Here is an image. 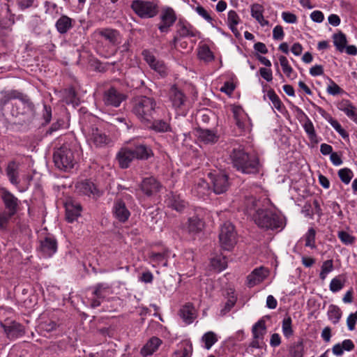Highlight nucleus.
<instances>
[{
  "instance_id": "obj_2",
  "label": "nucleus",
  "mask_w": 357,
  "mask_h": 357,
  "mask_svg": "<svg viewBox=\"0 0 357 357\" xmlns=\"http://www.w3.org/2000/svg\"><path fill=\"white\" fill-rule=\"evenodd\" d=\"M132 112L142 121L151 123L156 109V102L151 97L139 96L131 101Z\"/></svg>"
},
{
  "instance_id": "obj_41",
  "label": "nucleus",
  "mask_w": 357,
  "mask_h": 357,
  "mask_svg": "<svg viewBox=\"0 0 357 357\" xmlns=\"http://www.w3.org/2000/svg\"><path fill=\"white\" fill-rule=\"evenodd\" d=\"M194 191L199 197H204L208 195L211 192L209 184L204 179H199L195 184Z\"/></svg>"
},
{
  "instance_id": "obj_48",
  "label": "nucleus",
  "mask_w": 357,
  "mask_h": 357,
  "mask_svg": "<svg viewBox=\"0 0 357 357\" xmlns=\"http://www.w3.org/2000/svg\"><path fill=\"white\" fill-rule=\"evenodd\" d=\"M328 318L330 320L333 321L334 324H337L342 316V312L340 309L334 305H331L329 306V310L328 312Z\"/></svg>"
},
{
  "instance_id": "obj_55",
  "label": "nucleus",
  "mask_w": 357,
  "mask_h": 357,
  "mask_svg": "<svg viewBox=\"0 0 357 357\" xmlns=\"http://www.w3.org/2000/svg\"><path fill=\"white\" fill-rule=\"evenodd\" d=\"M337 236L344 245H352L356 241V237L345 231H339Z\"/></svg>"
},
{
  "instance_id": "obj_25",
  "label": "nucleus",
  "mask_w": 357,
  "mask_h": 357,
  "mask_svg": "<svg viewBox=\"0 0 357 357\" xmlns=\"http://www.w3.org/2000/svg\"><path fill=\"white\" fill-rule=\"evenodd\" d=\"M337 108L357 123V108L349 100H342L337 105Z\"/></svg>"
},
{
  "instance_id": "obj_35",
  "label": "nucleus",
  "mask_w": 357,
  "mask_h": 357,
  "mask_svg": "<svg viewBox=\"0 0 357 357\" xmlns=\"http://www.w3.org/2000/svg\"><path fill=\"white\" fill-rule=\"evenodd\" d=\"M73 19L66 16L62 15L56 22V28L59 33L61 34L66 33L73 27Z\"/></svg>"
},
{
  "instance_id": "obj_64",
  "label": "nucleus",
  "mask_w": 357,
  "mask_h": 357,
  "mask_svg": "<svg viewBox=\"0 0 357 357\" xmlns=\"http://www.w3.org/2000/svg\"><path fill=\"white\" fill-rule=\"evenodd\" d=\"M197 13L202 16L204 19H205L208 22H212L213 19L208 13V12L201 6H199L196 8Z\"/></svg>"
},
{
  "instance_id": "obj_45",
  "label": "nucleus",
  "mask_w": 357,
  "mask_h": 357,
  "mask_svg": "<svg viewBox=\"0 0 357 357\" xmlns=\"http://www.w3.org/2000/svg\"><path fill=\"white\" fill-rule=\"evenodd\" d=\"M211 264L214 269L220 272L227 268V260L225 257L218 256L211 259Z\"/></svg>"
},
{
  "instance_id": "obj_37",
  "label": "nucleus",
  "mask_w": 357,
  "mask_h": 357,
  "mask_svg": "<svg viewBox=\"0 0 357 357\" xmlns=\"http://www.w3.org/2000/svg\"><path fill=\"white\" fill-rule=\"evenodd\" d=\"M264 7L259 4L255 3L251 6V15L254 17L261 26L268 24V21L264 20L263 16Z\"/></svg>"
},
{
  "instance_id": "obj_50",
  "label": "nucleus",
  "mask_w": 357,
  "mask_h": 357,
  "mask_svg": "<svg viewBox=\"0 0 357 357\" xmlns=\"http://www.w3.org/2000/svg\"><path fill=\"white\" fill-rule=\"evenodd\" d=\"M333 261L328 259L323 262L321 266V270L319 273V278L321 280H324L327 275L333 271Z\"/></svg>"
},
{
  "instance_id": "obj_63",
  "label": "nucleus",
  "mask_w": 357,
  "mask_h": 357,
  "mask_svg": "<svg viewBox=\"0 0 357 357\" xmlns=\"http://www.w3.org/2000/svg\"><path fill=\"white\" fill-rule=\"evenodd\" d=\"M357 321V311L355 313H351L349 315L347 319V326L349 331H353L355 328L356 322Z\"/></svg>"
},
{
  "instance_id": "obj_5",
  "label": "nucleus",
  "mask_w": 357,
  "mask_h": 357,
  "mask_svg": "<svg viewBox=\"0 0 357 357\" xmlns=\"http://www.w3.org/2000/svg\"><path fill=\"white\" fill-rule=\"evenodd\" d=\"M255 223L266 229H275L282 227V220L275 213L267 210H257L254 215Z\"/></svg>"
},
{
  "instance_id": "obj_19",
  "label": "nucleus",
  "mask_w": 357,
  "mask_h": 357,
  "mask_svg": "<svg viewBox=\"0 0 357 357\" xmlns=\"http://www.w3.org/2000/svg\"><path fill=\"white\" fill-rule=\"evenodd\" d=\"M5 333L9 339H15L24 335L23 326L17 322L12 321L8 325L1 323Z\"/></svg>"
},
{
  "instance_id": "obj_46",
  "label": "nucleus",
  "mask_w": 357,
  "mask_h": 357,
  "mask_svg": "<svg viewBox=\"0 0 357 357\" xmlns=\"http://www.w3.org/2000/svg\"><path fill=\"white\" fill-rule=\"evenodd\" d=\"M326 119L342 137L344 139L349 137L347 132L342 128L340 123L337 120L334 119L331 116H326Z\"/></svg>"
},
{
  "instance_id": "obj_18",
  "label": "nucleus",
  "mask_w": 357,
  "mask_h": 357,
  "mask_svg": "<svg viewBox=\"0 0 357 357\" xmlns=\"http://www.w3.org/2000/svg\"><path fill=\"white\" fill-rule=\"evenodd\" d=\"M204 226V222L198 216L193 215L183 225V229L190 235H195L202 231Z\"/></svg>"
},
{
  "instance_id": "obj_51",
  "label": "nucleus",
  "mask_w": 357,
  "mask_h": 357,
  "mask_svg": "<svg viewBox=\"0 0 357 357\" xmlns=\"http://www.w3.org/2000/svg\"><path fill=\"white\" fill-rule=\"evenodd\" d=\"M202 341L205 344V348L209 349L218 341V337L213 332L209 331L202 336Z\"/></svg>"
},
{
  "instance_id": "obj_17",
  "label": "nucleus",
  "mask_w": 357,
  "mask_h": 357,
  "mask_svg": "<svg viewBox=\"0 0 357 357\" xmlns=\"http://www.w3.org/2000/svg\"><path fill=\"white\" fill-rule=\"evenodd\" d=\"M112 213L115 218L121 222H126L130 216V212L126 203L121 199L114 201Z\"/></svg>"
},
{
  "instance_id": "obj_47",
  "label": "nucleus",
  "mask_w": 357,
  "mask_h": 357,
  "mask_svg": "<svg viewBox=\"0 0 357 357\" xmlns=\"http://www.w3.org/2000/svg\"><path fill=\"white\" fill-rule=\"evenodd\" d=\"M199 58L206 62L211 61L214 59L213 53L211 51L208 46L204 45L202 46L198 52Z\"/></svg>"
},
{
  "instance_id": "obj_34",
  "label": "nucleus",
  "mask_w": 357,
  "mask_h": 357,
  "mask_svg": "<svg viewBox=\"0 0 357 357\" xmlns=\"http://www.w3.org/2000/svg\"><path fill=\"white\" fill-rule=\"evenodd\" d=\"M355 346L354 342L349 340H344L341 344L337 343L332 348V351L334 355L341 356L344 351H350L354 349Z\"/></svg>"
},
{
  "instance_id": "obj_14",
  "label": "nucleus",
  "mask_w": 357,
  "mask_h": 357,
  "mask_svg": "<svg viewBox=\"0 0 357 357\" xmlns=\"http://www.w3.org/2000/svg\"><path fill=\"white\" fill-rule=\"evenodd\" d=\"M76 191L83 195L90 196H100V192L98 189L96 185L89 179L82 180L79 181L75 185Z\"/></svg>"
},
{
  "instance_id": "obj_16",
  "label": "nucleus",
  "mask_w": 357,
  "mask_h": 357,
  "mask_svg": "<svg viewBox=\"0 0 357 357\" xmlns=\"http://www.w3.org/2000/svg\"><path fill=\"white\" fill-rule=\"evenodd\" d=\"M20 163L16 160H13L7 163L5 169L6 175L8 178V181L15 186H18L20 183Z\"/></svg>"
},
{
  "instance_id": "obj_38",
  "label": "nucleus",
  "mask_w": 357,
  "mask_h": 357,
  "mask_svg": "<svg viewBox=\"0 0 357 357\" xmlns=\"http://www.w3.org/2000/svg\"><path fill=\"white\" fill-rule=\"evenodd\" d=\"M239 22H240V18H239L238 14L236 13V12L234 10L229 11L228 16H227V24H228L229 29L232 31V33L236 37L240 35V33L236 28V26H237V24H238Z\"/></svg>"
},
{
  "instance_id": "obj_42",
  "label": "nucleus",
  "mask_w": 357,
  "mask_h": 357,
  "mask_svg": "<svg viewBox=\"0 0 357 357\" xmlns=\"http://www.w3.org/2000/svg\"><path fill=\"white\" fill-rule=\"evenodd\" d=\"M333 39L336 49L339 52H342L344 50L347 43L345 34L342 31H340L337 33L333 34Z\"/></svg>"
},
{
  "instance_id": "obj_57",
  "label": "nucleus",
  "mask_w": 357,
  "mask_h": 357,
  "mask_svg": "<svg viewBox=\"0 0 357 357\" xmlns=\"http://www.w3.org/2000/svg\"><path fill=\"white\" fill-rule=\"evenodd\" d=\"M192 352V345H188L186 347H181L180 349L176 350L172 357H191Z\"/></svg>"
},
{
  "instance_id": "obj_52",
  "label": "nucleus",
  "mask_w": 357,
  "mask_h": 357,
  "mask_svg": "<svg viewBox=\"0 0 357 357\" xmlns=\"http://www.w3.org/2000/svg\"><path fill=\"white\" fill-rule=\"evenodd\" d=\"M291 323H292L291 318L289 316L284 318V319L282 321V333H283V335H284V337H286L287 338H289V337H291L294 333V331H293L292 326H291Z\"/></svg>"
},
{
  "instance_id": "obj_4",
  "label": "nucleus",
  "mask_w": 357,
  "mask_h": 357,
  "mask_svg": "<svg viewBox=\"0 0 357 357\" xmlns=\"http://www.w3.org/2000/svg\"><path fill=\"white\" fill-rule=\"evenodd\" d=\"M54 162L60 169L68 171L73 168L76 161L73 151L63 145L54 153Z\"/></svg>"
},
{
  "instance_id": "obj_12",
  "label": "nucleus",
  "mask_w": 357,
  "mask_h": 357,
  "mask_svg": "<svg viewBox=\"0 0 357 357\" xmlns=\"http://www.w3.org/2000/svg\"><path fill=\"white\" fill-rule=\"evenodd\" d=\"M126 98L125 96L114 87H110L104 92L103 102L107 106L117 107Z\"/></svg>"
},
{
  "instance_id": "obj_9",
  "label": "nucleus",
  "mask_w": 357,
  "mask_h": 357,
  "mask_svg": "<svg viewBox=\"0 0 357 357\" xmlns=\"http://www.w3.org/2000/svg\"><path fill=\"white\" fill-rule=\"evenodd\" d=\"M142 55L151 69L157 72L162 77L167 75V67L162 61L157 60L155 56L147 50L142 52Z\"/></svg>"
},
{
  "instance_id": "obj_56",
  "label": "nucleus",
  "mask_w": 357,
  "mask_h": 357,
  "mask_svg": "<svg viewBox=\"0 0 357 357\" xmlns=\"http://www.w3.org/2000/svg\"><path fill=\"white\" fill-rule=\"evenodd\" d=\"M340 180L345 184H349L354 176L352 171L349 168H343L338 171Z\"/></svg>"
},
{
  "instance_id": "obj_36",
  "label": "nucleus",
  "mask_w": 357,
  "mask_h": 357,
  "mask_svg": "<svg viewBox=\"0 0 357 357\" xmlns=\"http://www.w3.org/2000/svg\"><path fill=\"white\" fill-rule=\"evenodd\" d=\"M199 139L205 144L215 143L218 141V136L212 130L199 128L197 130Z\"/></svg>"
},
{
  "instance_id": "obj_54",
  "label": "nucleus",
  "mask_w": 357,
  "mask_h": 357,
  "mask_svg": "<svg viewBox=\"0 0 357 357\" xmlns=\"http://www.w3.org/2000/svg\"><path fill=\"white\" fill-rule=\"evenodd\" d=\"M315 236L316 231L314 228H310L307 232L305 235V244L306 247H310L311 248H315Z\"/></svg>"
},
{
  "instance_id": "obj_11",
  "label": "nucleus",
  "mask_w": 357,
  "mask_h": 357,
  "mask_svg": "<svg viewBox=\"0 0 357 357\" xmlns=\"http://www.w3.org/2000/svg\"><path fill=\"white\" fill-rule=\"evenodd\" d=\"M213 183V191L217 195L225 192L229 185L228 176L225 174H209Z\"/></svg>"
},
{
  "instance_id": "obj_61",
  "label": "nucleus",
  "mask_w": 357,
  "mask_h": 357,
  "mask_svg": "<svg viewBox=\"0 0 357 357\" xmlns=\"http://www.w3.org/2000/svg\"><path fill=\"white\" fill-rule=\"evenodd\" d=\"M12 215L8 213L6 211L0 213V229L6 228Z\"/></svg>"
},
{
  "instance_id": "obj_10",
  "label": "nucleus",
  "mask_w": 357,
  "mask_h": 357,
  "mask_svg": "<svg viewBox=\"0 0 357 357\" xmlns=\"http://www.w3.org/2000/svg\"><path fill=\"white\" fill-rule=\"evenodd\" d=\"M161 22L158 25V28L162 33L169 32L170 28L176 20V15L172 8H167L164 10L160 15Z\"/></svg>"
},
{
  "instance_id": "obj_44",
  "label": "nucleus",
  "mask_w": 357,
  "mask_h": 357,
  "mask_svg": "<svg viewBox=\"0 0 357 357\" xmlns=\"http://www.w3.org/2000/svg\"><path fill=\"white\" fill-rule=\"evenodd\" d=\"M110 293V287L107 284L99 283L96 285L93 290V295L98 298H104L107 294Z\"/></svg>"
},
{
  "instance_id": "obj_8",
  "label": "nucleus",
  "mask_w": 357,
  "mask_h": 357,
  "mask_svg": "<svg viewBox=\"0 0 357 357\" xmlns=\"http://www.w3.org/2000/svg\"><path fill=\"white\" fill-rule=\"evenodd\" d=\"M89 142L91 146L96 148H106L112 145V139L97 128H92Z\"/></svg>"
},
{
  "instance_id": "obj_59",
  "label": "nucleus",
  "mask_w": 357,
  "mask_h": 357,
  "mask_svg": "<svg viewBox=\"0 0 357 357\" xmlns=\"http://www.w3.org/2000/svg\"><path fill=\"white\" fill-rule=\"evenodd\" d=\"M330 84L328 86L326 89V91L332 96H336L341 93H342L344 91L331 79H329Z\"/></svg>"
},
{
  "instance_id": "obj_43",
  "label": "nucleus",
  "mask_w": 357,
  "mask_h": 357,
  "mask_svg": "<svg viewBox=\"0 0 357 357\" xmlns=\"http://www.w3.org/2000/svg\"><path fill=\"white\" fill-rule=\"evenodd\" d=\"M345 282V276L343 275H339L338 276L333 278L331 281L329 285L330 290L333 293L337 292L344 287Z\"/></svg>"
},
{
  "instance_id": "obj_23",
  "label": "nucleus",
  "mask_w": 357,
  "mask_h": 357,
  "mask_svg": "<svg viewBox=\"0 0 357 357\" xmlns=\"http://www.w3.org/2000/svg\"><path fill=\"white\" fill-rule=\"evenodd\" d=\"M82 211L81 205L75 202H68L66 203V218L68 222H73L80 216Z\"/></svg>"
},
{
  "instance_id": "obj_62",
  "label": "nucleus",
  "mask_w": 357,
  "mask_h": 357,
  "mask_svg": "<svg viewBox=\"0 0 357 357\" xmlns=\"http://www.w3.org/2000/svg\"><path fill=\"white\" fill-rule=\"evenodd\" d=\"M236 301V299L234 296H231V298H229L225 303L224 307L221 310L220 314L222 315H225L228 312H229L231 309L234 306Z\"/></svg>"
},
{
  "instance_id": "obj_58",
  "label": "nucleus",
  "mask_w": 357,
  "mask_h": 357,
  "mask_svg": "<svg viewBox=\"0 0 357 357\" xmlns=\"http://www.w3.org/2000/svg\"><path fill=\"white\" fill-rule=\"evenodd\" d=\"M280 63L282 66L284 73L290 77V75L293 71L292 68L289 66L287 59L284 56H280L279 57Z\"/></svg>"
},
{
  "instance_id": "obj_60",
  "label": "nucleus",
  "mask_w": 357,
  "mask_h": 357,
  "mask_svg": "<svg viewBox=\"0 0 357 357\" xmlns=\"http://www.w3.org/2000/svg\"><path fill=\"white\" fill-rule=\"evenodd\" d=\"M58 326L59 325L52 320L43 321L40 324L41 329L47 332H52L55 331Z\"/></svg>"
},
{
  "instance_id": "obj_49",
  "label": "nucleus",
  "mask_w": 357,
  "mask_h": 357,
  "mask_svg": "<svg viewBox=\"0 0 357 357\" xmlns=\"http://www.w3.org/2000/svg\"><path fill=\"white\" fill-rule=\"evenodd\" d=\"M150 127L157 132H167L170 130L169 124L162 120L151 121Z\"/></svg>"
},
{
  "instance_id": "obj_31",
  "label": "nucleus",
  "mask_w": 357,
  "mask_h": 357,
  "mask_svg": "<svg viewBox=\"0 0 357 357\" xmlns=\"http://www.w3.org/2000/svg\"><path fill=\"white\" fill-rule=\"evenodd\" d=\"M22 97V93L17 90L3 91L1 92L0 108L3 109L4 107L13 99H19Z\"/></svg>"
},
{
  "instance_id": "obj_28",
  "label": "nucleus",
  "mask_w": 357,
  "mask_h": 357,
  "mask_svg": "<svg viewBox=\"0 0 357 357\" xmlns=\"http://www.w3.org/2000/svg\"><path fill=\"white\" fill-rule=\"evenodd\" d=\"M169 98L172 105L176 108L181 107L185 101V96L183 93L175 85L172 86L169 91Z\"/></svg>"
},
{
  "instance_id": "obj_21",
  "label": "nucleus",
  "mask_w": 357,
  "mask_h": 357,
  "mask_svg": "<svg viewBox=\"0 0 357 357\" xmlns=\"http://www.w3.org/2000/svg\"><path fill=\"white\" fill-rule=\"evenodd\" d=\"M176 28V34L180 38L195 37L197 33V31L186 21L179 20Z\"/></svg>"
},
{
  "instance_id": "obj_33",
  "label": "nucleus",
  "mask_w": 357,
  "mask_h": 357,
  "mask_svg": "<svg viewBox=\"0 0 357 357\" xmlns=\"http://www.w3.org/2000/svg\"><path fill=\"white\" fill-rule=\"evenodd\" d=\"M162 340L157 337H151L141 349V354L144 356L151 355L161 344Z\"/></svg>"
},
{
  "instance_id": "obj_26",
  "label": "nucleus",
  "mask_w": 357,
  "mask_h": 357,
  "mask_svg": "<svg viewBox=\"0 0 357 357\" xmlns=\"http://www.w3.org/2000/svg\"><path fill=\"white\" fill-rule=\"evenodd\" d=\"M266 277V272L264 268L260 267L253 270L247 277V284L249 287H252L261 282Z\"/></svg>"
},
{
  "instance_id": "obj_20",
  "label": "nucleus",
  "mask_w": 357,
  "mask_h": 357,
  "mask_svg": "<svg viewBox=\"0 0 357 357\" xmlns=\"http://www.w3.org/2000/svg\"><path fill=\"white\" fill-rule=\"evenodd\" d=\"M116 159L119 165L122 169L129 167L132 161L135 159L132 149L128 147L121 148L117 153Z\"/></svg>"
},
{
  "instance_id": "obj_29",
  "label": "nucleus",
  "mask_w": 357,
  "mask_h": 357,
  "mask_svg": "<svg viewBox=\"0 0 357 357\" xmlns=\"http://www.w3.org/2000/svg\"><path fill=\"white\" fill-rule=\"evenodd\" d=\"M196 311L192 303H186L179 311V315L184 322L191 324L196 317Z\"/></svg>"
},
{
  "instance_id": "obj_6",
  "label": "nucleus",
  "mask_w": 357,
  "mask_h": 357,
  "mask_svg": "<svg viewBox=\"0 0 357 357\" xmlns=\"http://www.w3.org/2000/svg\"><path fill=\"white\" fill-rule=\"evenodd\" d=\"M221 247L225 250H231L236 243V232L234 226L229 222L222 224L219 234Z\"/></svg>"
},
{
  "instance_id": "obj_27",
  "label": "nucleus",
  "mask_w": 357,
  "mask_h": 357,
  "mask_svg": "<svg viewBox=\"0 0 357 357\" xmlns=\"http://www.w3.org/2000/svg\"><path fill=\"white\" fill-rule=\"evenodd\" d=\"M135 159L146 160L153 155L151 149L146 144L136 145L132 149Z\"/></svg>"
},
{
  "instance_id": "obj_40",
  "label": "nucleus",
  "mask_w": 357,
  "mask_h": 357,
  "mask_svg": "<svg viewBox=\"0 0 357 357\" xmlns=\"http://www.w3.org/2000/svg\"><path fill=\"white\" fill-rule=\"evenodd\" d=\"M303 127L310 142L315 144L318 143V137L315 132L314 125L309 118L307 117Z\"/></svg>"
},
{
  "instance_id": "obj_22",
  "label": "nucleus",
  "mask_w": 357,
  "mask_h": 357,
  "mask_svg": "<svg viewBox=\"0 0 357 357\" xmlns=\"http://www.w3.org/2000/svg\"><path fill=\"white\" fill-rule=\"evenodd\" d=\"M165 203L169 208H171L178 212H181L186 206V203L181 197L173 192L167 195Z\"/></svg>"
},
{
  "instance_id": "obj_7",
  "label": "nucleus",
  "mask_w": 357,
  "mask_h": 357,
  "mask_svg": "<svg viewBox=\"0 0 357 357\" xmlns=\"http://www.w3.org/2000/svg\"><path fill=\"white\" fill-rule=\"evenodd\" d=\"M131 8L141 18H151L158 12L157 6L151 2L142 0L132 1Z\"/></svg>"
},
{
  "instance_id": "obj_24",
  "label": "nucleus",
  "mask_w": 357,
  "mask_h": 357,
  "mask_svg": "<svg viewBox=\"0 0 357 357\" xmlns=\"http://www.w3.org/2000/svg\"><path fill=\"white\" fill-rule=\"evenodd\" d=\"M57 250L56 240L52 236H47L40 242V250L46 257L52 256Z\"/></svg>"
},
{
  "instance_id": "obj_13",
  "label": "nucleus",
  "mask_w": 357,
  "mask_h": 357,
  "mask_svg": "<svg viewBox=\"0 0 357 357\" xmlns=\"http://www.w3.org/2000/svg\"><path fill=\"white\" fill-rule=\"evenodd\" d=\"M0 192L5 207L8 210L6 212L14 215L17 212L19 202L18 199L5 188H1Z\"/></svg>"
},
{
  "instance_id": "obj_3",
  "label": "nucleus",
  "mask_w": 357,
  "mask_h": 357,
  "mask_svg": "<svg viewBox=\"0 0 357 357\" xmlns=\"http://www.w3.org/2000/svg\"><path fill=\"white\" fill-rule=\"evenodd\" d=\"M20 102L13 107V114L18 117L24 123H30L36 116L35 105L28 96L22 93Z\"/></svg>"
},
{
  "instance_id": "obj_53",
  "label": "nucleus",
  "mask_w": 357,
  "mask_h": 357,
  "mask_svg": "<svg viewBox=\"0 0 357 357\" xmlns=\"http://www.w3.org/2000/svg\"><path fill=\"white\" fill-rule=\"evenodd\" d=\"M267 96L268 99L271 101L275 109L281 112L283 107V104L280 99L279 98L278 96L275 93V91L272 89L268 91Z\"/></svg>"
},
{
  "instance_id": "obj_32",
  "label": "nucleus",
  "mask_w": 357,
  "mask_h": 357,
  "mask_svg": "<svg viewBox=\"0 0 357 357\" xmlns=\"http://www.w3.org/2000/svg\"><path fill=\"white\" fill-rule=\"evenodd\" d=\"M169 250H165L162 252H152L149 255L150 260L155 265H162V266H167V259L169 257Z\"/></svg>"
},
{
  "instance_id": "obj_1",
  "label": "nucleus",
  "mask_w": 357,
  "mask_h": 357,
  "mask_svg": "<svg viewBox=\"0 0 357 357\" xmlns=\"http://www.w3.org/2000/svg\"><path fill=\"white\" fill-rule=\"evenodd\" d=\"M229 159L233 167L243 174H255L259 172V158L256 155L248 153L241 147L233 149Z\"/></svg>"
},
{
  "instance_id": "obj_15",
  "label": "nucleus",
  "mask_w": 357,
  "mask_h": 357,
  "mask_svg": "<svg viewBox=\"0 0 357 357\" xmlns=\"http://www.w3.org/2000/svg\"><path fill=\"white\" fill-rule=\"evenodd\" d=\"M162 188V185L154 177H147L143 179L140 188L148 197H151L158 193Z\"/></svg>"
},
{
  "instance_id": "obj_39",
  "label": "nucleus",
  "mask_w": 357,
  "mask_h": 357,
  "mask_svg": "<svg viewBox=\"0 0 357 357\" xmlns=\"http://www.w3.org/2000/svg\"><path fill=\"white\" fill-rule=\"evenodd\" d=\"M266 327L265 321L263 319L259 320L252 328L253 338L261 339L263 340L264 336L266 333Z\"/></svg>"
},
{
  "instance_id": "obj_30",
  "label": "nucleus",
  "mask_w": 357,
  "mask_h": 357,
  "mask_svg": "<svg viewBox=\"0 0 357 357\" xmlns=\"http://www.w3.org/2000/svg\"><path fill=\"white\" fill-rule=\"evenodd\" d=\"M99 34L113 45L120 43V33L116 29H103L99 31Z\"/></svg>"
}]
</instances>
